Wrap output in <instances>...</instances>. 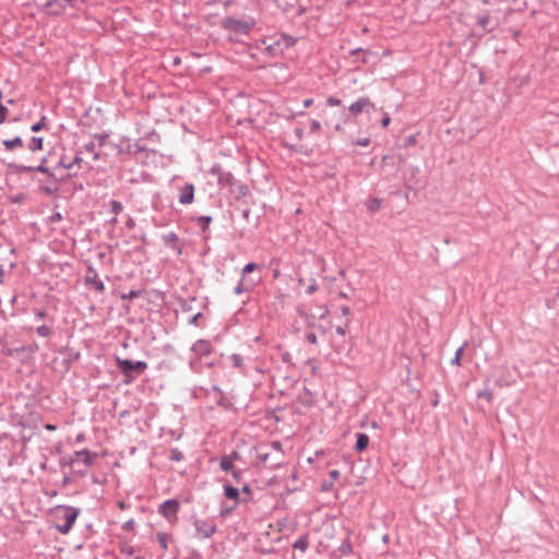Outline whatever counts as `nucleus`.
Wrapping results in <instances>:
<instances>
[{
    "instance_id": "nucleus-1",
    "label": "nucleus",
    "mask_w": 559,
    "mask_h": 559,
    "mask_svg": "<svg viewBox=\"0 0 559 559\" xmlns=\"http://www.w3.org/2000/svg\"><path fill=\"white\" fill-rule=\"evenodd\" d=\"M8 167L12 170L13 174L22 175V174H32V173H41L50 178L49 185H40L39 191L45 195H52L59 190V179L56 177L55 173L47 167V157H43L39 159L37 165L35 164H24V163H10Z\"/></svg>"
},
{
    "instance_id": "nucleus-2",
    "label": "nucleus",
    "mask_w": 559,
    "mask_h": 559,
    "mask_svg": "<svg viewBox=\"0 0 559 559\" xmlns=\"http://www.w3.org/2000/svg\"><path fill=\"white\" fill-rule=\"evenodd\" d=\"M219 26L227 32L235 33L236 35H249L255 26V21L252 17L248 20H237L233 16H225L219 21Z\"/></svg>"
},
{
    "instance_id": "nucleus-3",
    "label": "nucleus",
    "mask_w": 559,
    "mask_h": 559,
    "mask_svg": "<svg viewBox=\"0 0 559 559\" xmlns=\"http://www.w3.org/2000/svg\"><path fill=\"white\" fill-rule=\"evenodd\" d=\"M61 511L63 512V514L60 516L62 523L57 524L56 527L59 533L68 534L80 514V509L73 507H62Z\"/></svg>"
},
{
    "instance_id": "nucleus-4",
    "label": "nucleus",
    "mask_w": 559,
    "mask_h": 559,
    "mask_svg": "<svg viewBox=\"0 0 559 559\" xmlns=\"http://www.w3.org/2000/svg\"><path fill=\"white\" fill-rule=\"evenodd\" d=\"M117 367L126 376L133 378L132 373H142L147 369V364L142 360L132 361L130 359H122L117 357Z\"/></svg>"
},
{
    "instance_id": "nucleus-5",
    "label": "nucleus",
    "mask_w": 559,
    "mask_h": 559,
    "mask_svg": "<svg viewBox=\"0 0 559 559\" xmlns=\"http://www.w3.org/2000/svg\"><path fill=\"white\" fill-rule=\"evenodd\" d=\"M96 457H98V453L84 449L81 451H75L73 455L69 457L66 464L73 467L76 464L83 463L85 467H88L94 463Z\"/></svg>"
},
{
    "instance_id": "nucleus-6",
    "label": "nucleus",
    "mask_w": 559,
    "mask_h": 559,
    "mask_svg": "<svg viewBox=\"0 0 559 559\" xmlns=\"http://www.w3.org/2000/svg\"><path fill=\"white\" fill-rule=\"evenodd\" d=\"M84 283L86 286H92L94 290L100 294L105 292V285L103 281L99 280L98 273L92 264H87Z\"/></svg>"
},
{
    "instance_id": "nucleus-7",
    "label": "nucleus",
    "mask_w": 559,
    "mask_h": 559,
    "mask_svg": "<svg viewBox=\"0 0 559 559\" xmlns=\"http://www.w3.org/2000/svg\"><path fill=\"white\" fill-rule=\"evenodd\" d=\"M194 527L198 535L203 538H210L217 531V526L213 522L205 520H195Z\"/></svg>"
},
{
    "instance_id": "nucleus-8",
    "label": "nucleus",
    "mask_w": 559,
    "mask_h": 559,
    "mask_svg": "<svg viewBox=\"0 0 559 559\" xmlns=\"http://www.w3.org/2000/svg\"><path fill=\"white\" fill-rule=\"evenodd\" d=\"M179 509H180V503L177 499H168L159 506L158 512L164 518L170 520L173 516H175L178 513Z\"/></svg>"
},
{
    "instance_id": "nucleus-9",
    "label": "nucleus",
    "mask_w": 559,
    "mask_h": 559,
    "mask_svg": "<svg viewBox=\"0 0 559 559\" xmlns=\"http://www.w3.org/2000/svg\"><path fill=\"white\" fill-rule=\"evenodd\" d=\"M369 108H374V104L370 100L369 97H360L356 102H354L348 110L352 115L357 116L364 111H369Z\"/></svg>"
},
{
    "instance_id": "nucleus-10",
    "label": "nucleus",
    "mask_w": 559,
    "mask_h": 559,
    "mask_svg": "<svg viewBox=\"0 0 559 559\" xmlns=\"http://www.w3.org/2000/svg\"><path fill=\"white\" fill-rule=\"evenodd\" d=\"M261 447H270V451L274 452V457L270 461V468H275L283 463V450L280 441H272L269 444H262Z\"/></svg>"
},
{
    "instance_id": "nucleus-11",
    "label": "nucleus",
    "mask_w": 559,
    "mask_h": 559,
    "mask_svg": "<svg viewBox=\"0 0 559 559\" xmlns=\"http://www.w3.org/2000/svg\"><path fill=\"white\" fill-rule=\"evenodd\" d=\"M162 240L164 245L173 250H175L178 254L182 253V245L176 233L169 231L162 236Z\"/></svg>"
},
{
    "instance_id": "nucleus-12",
    "label": "nucleus",
    "mask_w": 559,
    "mask_h": 559,
    "mask_svg": "<svg viewBox=\"0 0 559 559\" xmlns=\"http://www.w3.org/2000/svg\"><path fill=\"white\" fill-rule=\"evenodd\" d=\"M213 175H217V181L221 186H233L235 178L231 173L224 171L221 166H213L211 169Z\"/></svg>"
},
{
    "instance_id": "nucleus-13",
    "label": "nucleus",
    "mask_w": 559,
    "mask_h": 559,
    "mask_svg": "<svg viewBox=\"0 0 559 559\" xmlns=\"http://www.w3.org/2000/svg\"><path fill=\"white\" fill-rule=\"evenodd\" d=\"M194 200V186L192 183H186L179 190V203L191 204Z\"/></svg>"
},
{
    "instance_id": "nucleus-14",
    "label": "nucleus",
    "mask_w": 559,
    "mask_h": 559,
    "mask_svg": "<svg viewBox=\"0 0 559 559\" xmlns=\"http://www.w3.org/2000/svg\"><path fill=\"white\" fill-rule=\"evenodd\" d=\"M44 11L49 15H60L64 11V7L59 2V0H47L43 4Z\"/></svg>"
},
{
    "instance_id": "nucleus-15",
    "label": "nucleus",
    "mask_w": 559,
    "mask_h": 559,
    "mask_svg": "<svg viewBox=\"0 0 559 559\" xmlns=\"http://www.w3.org/2000/svg\"><path fill=\"white\" fill-rule=\"evenodd\" d=\"M212 349L211 343L206 340H199L191 347V350L199 356H206L211 354Z\"/></svg>"
},
{
    "instance_id": "nucleus-16",
    "label": "nucleus",
    "mask_w": 559,
    "mask_h": 559,
    "mask_svg": "<svg viewBox=\"0 0 559 559\" xmlns=\"http://www.w3.org/2000/svg\"><path fill=\"white\" fill-rule=\"evenodd\" d=\"M59 353H67L68 357L62 360V366L66 372H68L71 369L72 364L80 358L79 352H73L72 349H69L68 347H63L59 349Z\"/></svg>"
},
{
    "instance_id": "nucleus-17",
    "label": "nucleus",
    "mask_w": 559,
    "mask_h": 559,
    "mask_svg": "<svg viewBox=\"0 0 559 559\" xmlns=\"http://www.w3.org/2000/svg\"><path fill=\"white\" fill-rule=\"evenodd\" d=\"M238 457H239V454L236 451H234L229 455H223L222 459H221V462H219L221 468L224 472H231L235 468L234 467V460L238 459Z\"/></svg>"
},
{
    "instance_id": "nucleus-18",
    "label": "nucleus",
    "mask_w": 559,
    "mask_h": 559,
    "mask_svg": "<svg viewBox=\"0 0 559 559\" xmlns=\"http://www.w3.org/2000/svg\"><path fill=\"white\" fill-rule=\"evenodd\" d=\"M274 457V452L270 451V447H261L258 449V459L265 466L270 467V461Z\"/></svg>"
},
{
    "instance_id": "nucleus-19",
    "label": "nucleus",
    "mask_w": 559,
    "mask_h": 559,
    "mask_svg": "<svg viewBox=\"0 0 559 559\" xmlns=\"http://www.w3.org/2000/svg\"><path fill=\"white\" fill-rule=\"evenodd\" d=\"M2 145L7 151H14L15 148H21L24 146V142L21 136H15L13 139H5L2 141Z\"/></svg>"
},
{
    "instance_id": "nucleus-20",
    "label": "nucleus",
    "mask_w": 559,
    "mask_h": 559,
    "mask_svg": "<svg viewBox=\"0 0 559 559\" xmlns=\"http://www.w3.org/2000/svg\"><path fill=\"white\" fill-rule=\"evenodd\" d=\"M43 148L44 139L41 136H32L29 142L27 143V150L34 154L38 151H43Z\"/></svg>"
},
{
    "instance_id": "nucleus-21",
    "label": "nucleus",
    "mask_w": 559,
    "mask_h": 559,
    "mask_svg": "<svg viewBox=\"0 0 559 559\" xmlns=\"http://www.w3.org/2000/svg\"><path fill=\"white\" fill-rule=\"evenodd\" d=\"M356 444L355 450L357 452H362L368 448L369 444V437L366 433L359 432L356 435Z\"/></svg>"
},
{
    "instance_id": "nucleus-22",
    "label": "nucleus",
    "mask_w": 559,
    "mask_h": 559,
    "mask_svg": "<svg viewBox=\"0 0 559 559\" xmlns=\"http://www.w3.org/2000/svg\"><path fill=\"white\" fill-rule=\"evenodd\" d=\"M293 548L295 550L305 552L309 548V535H301L297 540H295V543L293 544Z\"/></svg>"
},
{
    "instance_id": "nucleus-23",
    "label": "nucleus",
    "mask_w": 559,
    "mask_h": 559,
    "mask_svg": "<svg viewBox=\"0 0 559 559\" xmlns=\"http://www.w3.org/2000/svg\"><path fill=\"white\" fill-rule=\"evenodd\" d=\"M82 163H83V158L80 156V154H76L72 160V164H67L64 162V158L61 157V159L57 164L56 168L62 167V168L71 170L74 166H78L79 168H81Z\"/></svg>"
},
{
    "instance_id": "nucleus-24",
    "label": "nucleus",
    "mask_w": 559,
    "mask_h": 559,
    "mask_svg": "<svg viewBox=\"0 0 559 559\" xmlns=\"http://www.w3.org/2000/svg\"><path fill=\"white\" fill-rule=\"evenodd\" d=\"M224 493H225L226 498L237 501L239 499L240 490L229 484H226L224 486Z\"/></svg>"
},
{
    "instance_id": "nucleus-25",
    "label": "nucleus",
    "mask_w": 559,
    "mask_h": 559,
    "mask_svg": "<svg viewBox=\"0 0 559 559\" xmlns=\"http://www.w3.org/2000/svg\"><path fill=\"white\" fill-rule=\"evenodd\" d=\"M194 221L198 224V226L201 228L202 233H205L209 229L210 224L212 223V216L202 215V216L197 217Z\"/></svg>"
},
{
    "instance_id": "nucleus-26",
    "label": "nucleus",
    "mask_w": 559,
    "mask_h": 559,
    "mask_svg": "<svg viewBox=\"0 0 559 559\" xmlns=\"http://www.w3.org/2000/svg\"><path fill=\"white\" fill-rule=\"evenodd\" d=\"M489 22H490V16L488 14H484V15L477 16V24L481 28H484V29H486L488 32L493 29V27L488 28Z\"/></svg>"
},
{
    "instance_id": "nucleus-27",
    "label": "nucleus",
    "mask_w": 559,
    "mask_h": 559,
    "mask_svg": "<svg viewBox=\"0 0 559 559\" xmlns=\"http://www.w3.org/2000/svg\"><path fill=\"white\" fill-rule=\"evenodd\" d=\"M26 352V346H20L14 348H8L4 354L9 357H17Z\"/></svg>"
},
{
    "instance_id": "nucleus-28",
    "label": "nucleus",
    "mask_w": 559,
    "mask_h": 559,
    "mask_svg": "<svg viewBox=\"0 0 559 559\" xmlns=\"http://www.w3.org/2000/svg\"><path fill=\"white\" fill-rule=\"evenodd\" d=\"M381 203H382V200H381V199H378V198L370 199V200L367 202V209H368L370 212H377V211L380 209Z\"/></svg>"
},
{
    "instance_id": "nucleus-29",
    "label": "nucleus",
    "mask_w": 559,
    "mask_h": 559,
    "mask_svg": "<svg viewBox=\"0 0 559 559\" xmlns=\"http://www.w3.org/2000/svg\"><path fill=\"white\" fill-rule=\"evenodd\" d=\"M143 293H144V290H142V289H132L128 294H122L120 296V298L123 300H127V299L131 300V299L142 296Z\"/></svg>"
},
{
    "instance_id": "nucleus-30",
    "label": "nucleus",
    "mask_w": 559,
    "mask_h": 559,
    "mask_svg": "<svg viewBox=\"0 0 559 559\" xmlns=\"http://www.w3.org/2000/svg\"><path fill=\"white\" fill-rule=\"evenodd\" d=\"M338 551L342 555H349L353 551L352 544L349 539H345L342 542V544L338 547Z\"/></svg>"
},
{
    "instance_id": "nucleus-31",
    "label": "nucleus",
    "mask_w": 559,
    "mask_h": 559,
    "mask_svg": "<svg viewBox=\"0 0 559 559\" xmlns=\"http://www.w3.org/2000/svg\"><path fill=\"white\" fill-rule=\"evenodd\" d=\"M46 120H47L46 116H43L38 122H36V123L31 126V131L36 133V132H39L43 129H45L46 128Z\"/></svg>"
},
{
    "instance_id": "nucleus-32",
    "label": "nucleus",
    "mask_w": 559,
    "mask_h": 559,
    "mask_svg": "<svg viewBox=\"0 0 559 559\" xmlns=\"http://www.w3.org/2000/svg\"><path fill=\"white\" fill-rule=\"evenodd\" d=\"M156 539H157L158 544L160 545V547H162L163 549H165V550H166V549L168 548V546H167V543H168V535H167L166 533H164V532H158V533L156 534Z\"/></svg>"
},
{
    "instance_id": "nucleus-33",
    "label": "nucleus",
    "mask_w": 559,
    "mask_h": 559,
    "mask_svg": "<svg viewBox=\"0 0 559 559\" xmlns=\"http://www.w3.org/2000/svg\"><path fill=\"white\" fill-rule=\"evenodd\" d=\"M465 346H466V343H464L461 347H459L456 349L454 357L451 359L452 365H457V366L461 365V358H462V354H463Z\"/></svg>"
},
{
    "instance_id": "nucleus-34",
    "label": "nucleus",
    "mask_w": 559,
    "mask_h": 559,
    "mask_svg": "<svg viewBox=\"0 0 559 559\" xmlns=\"http://www.w3.org/2000/svg\"><path fill=\"white\" fill-rule=\"evenodd\" d=\"M36 332L41 337H48L52 334V329L48 325H40L36 329Z\"/></svg>"
},
{
    "instance_id": "nucleus-35",
    "label": "nucleus",
    "mask_w": 559,
    "mask_h": 559,
    "mask_svg": "<svg viewBox=\"0 0 559 559\" xmlns=\"http://www.w3.org/2000/svg\"><path fill=\"white\" fill-rule=\"evenodd\" d=\"M229 360H230L233 367H235V368H240L242 366V364H243V358L239 354H233L229 357Z\"/></svg>"
},
{
    "instance_id": "nucleus-36",
    "label": "nucleus",
    "mask_w": 559,
    "mask_h": 559,
    "mask_svg": "<svg viewBox=\"0 0 559 559\" xmlns=\"http://www.w3.org/2000/svg\"><path fill=\"white\" fill-rule=\"evenodd\" d=\"M183 457H185V456H183V453H182L179 449L174 448V449H171V450H170L169 459H170L171 461L180 462V461H182V460H183Z\"/></svg>"
},
{
    "instance_id": "nucleus-37",
    "label": "nucleus",
    "mask_w": 559,
    "mask_h": 559,
    "mask_svg": "<svg viewBox=\"0 0 559 559\" xmlns=\"http://www.w3.org/2000/svg\"><path fill=\"white\" fill-rule=\"evenodd\" d=\"M110 209H111V212L115 214V215H118L119 213L122 212L123 210V205L121 202L117 201V200H111L110 201Z\"/></svg>"
},
{
    "instance_id": "nucleus-38",
    "label": "nucleus",
    "mask_w": 559,
    "mask_h": 559,
    "mask_svg": "<svg viewBox=\"0 0 559 559\" xmlns=\"http://www.w3.org/2000/svg\"><path fill=\"white\" fill-rule=\"evenodd\" d=\"M194 301H195V298H191V299H188V300H182V301H181V305H180L181 310H182L183 312H190V311H192V309H193V308H192V305H193V302H194Z\"/></svg>"
},
{
    "instance_id": "nucleus-39",
    "label": "nucleus",
    "mask_w": 559,
    "mask_h": 559,
    "mask_svg": "<svg viewBox=\"0 0 559 559\" xmlns=\"http://www.w3.org/2000/svg\"><path fill=\"white\" fill-rule=\"evenodd\" d=\"M99 143V146H105L107 139L109 138L108 132L96 133L93 135Z\"/></svg>"
},
{
    "instance_id": "nucleus-40",
    "label": "nucleus",
    "mask_w": 559,
    "mask_h": 559,
    "mask_svg": "<svg viewBox=\"0 0 559 559\" xmlns=\"http://www.w3.org/2000/svg\"><path fill=\"white\" fill-rule=\"evenodd\" d=\"M257 267H258V264L254 262L247 263L242 269V277L246 276L247 274L253 272Z\"/></svg>"
},
{
    "instance_id": "nucleus-41",
    "label": "nucleus",
    "mask_w": 559,
    "mask_h": 559,
    "mask_svg": "<svg viewBox=\"0 0 559 559\" xmlns=\"http://www.w3.org/2000/svg\"><path fill=\"white\" fill-rule=\"evenodd\" d=\"M231 475H233V478L235 479V481H236L237 484H241V481H242V476H243V471L234 468V469L231 471Z\"/></svg>"
},
{
    "instance_id": "nucleus-42",
    "label": "nucleus",
    "mask_w": 559,
    "mask_h": 559,
    "mask_svg": "<svg viewBox=\"0 0 559 559\" xmlns=\"http://www.w3.org/2000/svg\"><path fill=\"white\" fill-rule=\"evenodd\" d=\"M8 117V108L0 104V123H3Z\"/></svg>"
},
{
    "instance_id": "nucleus-43",
    "label": "nucleus",
    "mask_w": 559,
    "mask_h": 559,
    "mask_svg": "<svg viewBox=\"0 0 559 559\" xmlns=\"http://www.w3.org/2000/svg\"><path fill=\"white\" fill-rule=\"evenodd\" d=\"M477 395H478V397H484V399H486L488 402H490V401H491V399H492V393H491V391H489V390L480 391V392H478V394H477Z\"/></svg>"
},
{
    "instance_id": "nucleus-44",
    "label": "nucleus",
    "mask_w": 559,
    "mask_h": 559,
    "mask_svg": "<svg viewBox=\"0 0 559 559\" xmlns=\"http://www.w3.org/2000/svg\"><path fill=\"white\" fill-rule=\"evenodd\" d=\"M306 341H307L309 344H317L318 338H317V335H316L313 332H308V333L306 334Z\"/></svg>"
},
{
    "instance_id": "nucleus-45",
    "label": "nucleus",
    "mask_w": 559,
    "mask_h": 559,
    "mask_svg": "<svg viewBox=\"0 0 559 559\" xmlns=\"http://www.w3.org/2000/svg\"><path fill=\"white\" fill-rule=\"evenodd\" d=\"M326 104L329 106H340L342 104L341 99L336 98V97H333V96H330L328 99H326Z\"/></svg>"
},
{
    "instance_id": "nucleus-46",
    "label": "nucleus",
    "mask_w": 559,
    "mask_h": 559,
    "mask_svg": "<svg viewBox=\"0 0 559 559\" xmlns=\"http://www.w3.org/2000/svg\"><path fill=\"white\" fill-rule=\"evenodd\" d=\"M33 312L37 319H45L47 316V312L44 309H33Z\"/></svg>"
},
{
    "instance_id": "nucleus-47",
    "label": "nucleus",
    "mask_w": 559,
    "mask_h": 559,
    "mask_svg": "<svg viewBox=\"0 0 559 559\" xmlns=\"http://www.w3.org/2000/svg\"><path fill=\"white\" fill-rule=\"evenodd\" d=\"M202 317V313L201 312H197L195 314H193L190 319H189V324H192V325H198V321L199 319Z\"/></svg>"
},
{
    "instance_id": "nucleus-48",
    "label": "nucleus",
    "mask_w": 559,
    "mask_h": 559,
    "mask_svg": "<svg viewBox=\"0 0 559 559\" xmlns=\"http://www.w3.org/2000/svg\"><path fill=\"white\" fill-rule=\"evenodd\" d=\"M318 290V284L316 282H312L311 285H309L306 289V294L311 295Z\"/></svg>"
},
{
    "instance_id": "nucleus-49",
    "label": "nucleus",
    "mask_w": 559,
    "mask_h": 559,
    "mask_svg": "<svg viewBox=\"0 0 559 559\" xmlns=\"http://www.w3.org/2000/svg\"><path fill=\"white\" fill-rule=\"evenodd\" d=\"M333 488V481H323L321 485V491H330Z\"/></svg>"
},
{
    "instance_id": "nucleus-50",
    "label": "nucleus",
    "mask_w": 559,
    "mask_h": 559,
    "mask_svg": "<svg viewBox=\"0 0 559 559\" xmlns=\"http://www.w3.org/2000/svg\"><path fill=\"white\" fill-rule=\"evenodd\" d=\"M243 290H245L243 278H241L239 281V283L237 284V286L235 287L234 292H235V294L240 295L241 293H243Z\"/></svg>"
},
{
    "instance_id": "nucleus-51",
    "label": "nucleus",
    "mask_w": 559,
    "mask_h": 559,
    "mask_svg": "<svg viewBox=\"0 0 559 559\" xmlns=\"http://www.w3.org/2000/svg\"><path fill=\"white\" fill-rule=\"evenodd\" d=\"M355 144L358 146H368L370 144V139L369 138L358 139Z\"/></svg>"
},
{
    "instance_id": "nucleus-52",
    "label": "nucleus",
    "mask_w": 559,
    "mask_h": 559,
    "mask_svg": "<svg viewBox=\"0 0 559 559\" xmlns=\"http://www.w3.org/2000/svg\"><path fill=\"white\" fill-rule=\"evenodd\" d=\"M320 129H321V124H320V122H319V121L313 120V121L310 123V131H311V132H318Z\"/></svg>"
},
{
    "instance_id": "nucleus-53",
    "label": "nucleus",
    "mask_w": 559,
    "mask_h": 559,
    "mask_svg": "<svg viewBox=\"0 0 559 559\" xmlns=\"http://www.w3.org/2000/svg\"><path fill=\"white\" fill-rule=\"evenodd\" d=\"M348 322H349V321H348V320H346V322H345V325H344V326H337V328H336V333H337V334H340V335H342V336H344V335L346 334V328H347V325H348Z\"/></svg>"
},
{
    "instance_id": "nucleus-54",
    "label": "nucleus",
    "mask_w": 559,
    "mask_h": 559,
    "mask_svg": "<svg viewBox=\"0 0 559 559\" xmlns=\"http://www.w3.org/2000/svg\"><path fill=\"white\" fill-rule=\"evenodd\" d=\"M329 475L331 477L330 481H334L335 479H337L340 477V471L332 469V471H330Z\"/></svg>"
},
{
    "instance_id": "nucleus-55",
    "label": "nucleus",
    "mask_w": 559,
    "mask_h": 559,
    "mask_svg": "<svg viewBox=\"0 0 559 559\" xmlns=\"http://www.w3.org/2000/svg\"><path fill=\"white\" fill-rule=\"evenodd\" d=\"M84 148L86 152L93 153L95 150V143L91 141L84 145Z\"/></svg>"
},
{
    "instance_id": "nucleus-56",
    "label": "nucleus",
    "mask_w": 559,
    "mask_h": 559,
    "mask_svg": "<svg viewBox=\"0 0 559 559\" xmlns=\"http://www.w3.org/2000/svg\"><path fill=\"white\" fill-rule=\"evenodd\" d=\"M391 122V118L389 115H385L382 119H381V126L383 128H386Z\"/></svg>"
},
{
    "instance_id": "nucleus-57",
    "label": "nucleus",
    "mask_w": 559,
    "mask_h": 559,
    "mask_svg": "<svg viewBox=\"0 0 559 559\" xmlns=\"http://www.w3.org/2000/svg\"><path fill=\"white\" fill-rule=\"evenodd\" d=\"M37 349H38V345H37V344L28 345V346H26V352H25V353L33 354V353H35Z\"/></svg>"
},
{
    "instance_id": "nucleus-58",
    "label": "nucleus",
    "mask_w": 559,
    "mask_h": 559,
    "mask_svg": "<svg viewBox=\"0 0 559 559\" xmlns=\"http://www.w3.org/2000/svg\"><path fill=\"white\" fill-rule=\"evenodd\" d=\"M241 492L246 495H251V487L245 483L241 487Z\"/></svg>"
},
{
    "instance_id": "nucleus-59",
    "label": "nucleus",
    "mask_w": 559,
    "mask_h": 559,
    "mask_svg": "<svg viewBox=\"0 0 559 559\" xmlns=\"http://www.w3.org/2000/svg\"><path fill=\"white\" fill-rule=\"evenodd\" d=\"M341 312L343 316L347 317L350 313V308L348 306H343L341 308Z\"/></svg>"
},
{
    "instance_id": "nucleus-60",
    "label": "nucleus",
    "mask_w": 559,
    "mask_h": 559,
    "mask_svg": "<svg viewBox=\"0 0 559 559\" xmlns=\"http://www.w3.org/2000/svg\"><path fill=\"white\" fill-rule=\"evenodd\" d=\"M62 219V215L58 212L50 217L51 222H58Z\"/></svg>"
},
{
    "instance_id": "nucleus-61",
    "label": "nucleus",
    "mask_w": 559,
    "mask_h": 559,
    "mask_svg": "<svg viewBox=\"0 0 559 559\" xmlns=\"http://www.w3.org/2000/svg\"><path fill=\"white\" fill-rule=\"evenodd\" d=\"M44 428L48 431H55L57 429V426L52 424H45Z\"/></svg>"
},
{
    "instance_id": "nucleus-62",
    "label": "nucleus",
    "mask_w": 559,
    "mask_h": 559,
    "mask_svg": "<svg viewBox=\"0 0 559 559\" xmlns=\"http://www.w3.org/2000/svg\"><path fill=\"white\" fill-rule=\"evenodd\" d=\"M360 53H365L362 48H357L350 51L352 56H359Z\"/></svg>"
},
{
    "instance_id": "nucleus-63",
    "label": "nucleus",
    "mask_w": 559,
    "mask_h": 559,
    "mask_svg": "<svg viewBox=\"0 0 559 559\" xmlns=\"http://www.w3.org/2000/svg\"><path fill=\"white\" fill-rule=\"evenodd\" d=\"M312 104H313V99L312 98H307V99L304 100V107L305 108L310 107Z\"/></svg>"
},
{
    "instance_id": "nucleus-64",
    "label": "nucleus",
    "mask_w": 559,
    "mask_h": 559,
    "mask_svg": "<svg viewBox=\"0 0 559 559\" xmlns=\"http://www.w3.org/2000/svg\"><path fill=\"white\" fill-rule=\"evenodd\" d=\"M127 227L132 229L135 226L134 221L130 217L128 222L126 223Z\"/></svg>"
}]
</instances>
